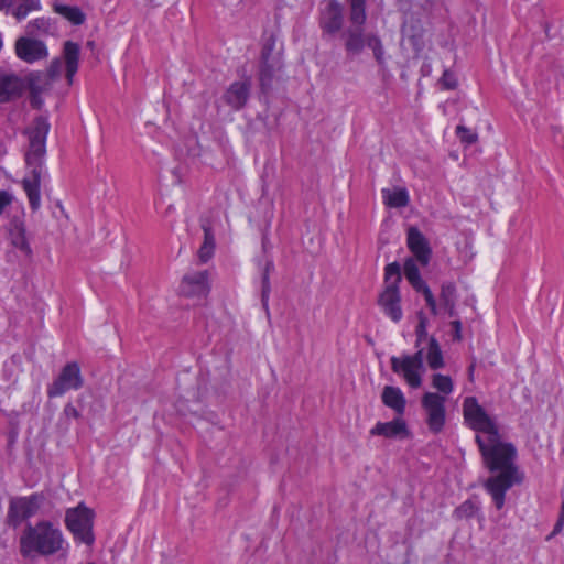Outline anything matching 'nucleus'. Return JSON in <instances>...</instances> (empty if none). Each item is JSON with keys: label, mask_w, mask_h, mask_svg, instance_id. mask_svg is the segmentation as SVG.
<instances>
[{"label": "nucleus", "mask_w": 564, "mask_h": 564, "mask_svg": "<svg viewBox=\"0 0 564 564\" xmlns=\"http://www.w3.org/2000/svg\"><path fill=\"white\" fill-rule=\"evenodd\" d=\"M14 50L18 58L29 64L43 61L48 56L46 44L30 36L19 37L15 41Z\"/></svg>", "instance_id": "nucleus-11"}, {"label": "nucleus", "mask_w": 564, "mask_h": 564, "mask_svg": "<svg viewBox=\"0 0 564 564\" xmlns=\"http://www.w3.org/2000/svg\"><path fill=\"white\" fill-rule=\"evenodd\" d=\"M50 128L48 119L44 116H37L25 130V134L29 139V150L25 154V162L32 170L31 175L23 180L22 185L33 212H36L41 206L40 187L43 161L46 153V138Z\"/></svg>", "instance_id": "nucleus-2"}, {"label": "nucleus", "mask_w": 564, "mask_h": 564, "mask_svg": "<svg viewBox=\"0 0 564 564\" xmlns=\"http://www.w3.org/2000/svg\"><path fill=\"white\" fill-rule=\"evenodd\" d=\"M275 40L270 36L263 44L261 50V63H271L273 58H281L280 54L273 55Z\"/></svg>", "instance_id": "nucleus-37"}, {"label": "nucleus", "mask_w": 564, "mask_h": 564, "mask_svg": "<svg viewBox=\"0 0 564 564\" xmlns=\"http://www.w3.org/2000/svg\"><path fill=\"white\" fill-rule=\"evenodd\" d=\"M489 476L484 480L482 487L490 495L497 510L506 503V494L513 486L521 485L524 473L514 464V460H484Z\"/></svg>", "instance_id": "nucleus-4"}, {"label": "nucleus", "mask_w": 564, "mask_h": 564, "mask_svg": "<svg viewBox=\"0 0 564 564\" xmlns=\"http://www.w3.org/2000/svg\"><path fill=\"white\" fill-rule=\"evenodd\" d=\"M274 270V263L272 260L268 259L264 263V267L262 269L261 273V304L262 308L264 310L265 314L270 315L269 310V297L271 293V284H270V274Z\"/></svg>", "instance_id": "nucleus-25"}, {"label": "nucleus", "mask_w": 564, "mask_h": 564, "mask_svg": "<svg viewBox=\"0 0 564 564\" xmlns=\"http://www.w3.org/2000/svg\"><path fill=\"white\" fill-rule=\"evenodd\" d=\"M446 398L437 392H425L421 399V406L425 413V422L429 430L440 433L446 421Z\"/></svg>", "instance_id": "nucleus-8"}, {"label": "nucleus", "mask_w": 564, "mask_h": 564, "mask_svg": "<svg viewBox=\"0 0 564 564\" xmlns=\"http://www.w3.org/2000/svg\"><path fill=\"white\" fill-rule=\"evenodd\" d=\"M367 46L372 50L373 56L379 65L384 63V48L380 37L377 34H367Z\"/></svg>", "instance_id": "nucleus-33"}, {"label": "nucleus", "mask_w": 564, "mask_h": 564, "mask_svg": "<svg viewBox=\"0 0 564 564\" xmlns=\"http://www.w3.org/2000/svg\"><path fill=\"white\" fill-rule=\"evenodd\" d=\"M432 387L436 389L437 392L443 393V397L445 398L454 390L452 379L448 376H444L442 373H434L432 376Z\"/></svg>", "instance_id": "nucleus-32"}, {"label": "nucleus", "mask_w": 564, "mask_h": 564, "mask_svg": "<svg viewBox=\"0 0 564 564\" xmlns=\"http://www.w3.org/2000/svg\"><path fill=\"white\" fill-rule=\"evenodd\" d=\"M413 258H408L404 262V275L408 281H412L421 276L420 270Z\"/></svg>", "instance_id": "nucleus-39"}, {"label": "nucleus", "mask_w": 564, "mask_h": 564, "mask_svg": "<svg viewBox=\"0 0 564 564\" xmlns=\"http://www.w3.org/2000/svg\"><path fill=\"white\" fill-rule=\"evenodd\" d=\"M207 271H198L183 278L181 291L187 296L206 295L208 293Z\"/></svg>", "instance_id": "nucleus-18"}, {"label": "nucleus", "mask_w": 564, "mask_h": 564, "mask_svg": "<svg viewBox=\"0 0 564 564\" xmlns=\"http://www.w3.org/2000/svg\"><path fill=\"white\" fill-rule=\"evenodd\" d=\"M283 64L281 58H273L271 63H261L259 70V83L263 94H268L273 86V80Z\"/></svg>", "instance_id": "nucleus-21"}, {"label": "nucleus", "mask_w": 564, "mask_h": 564, "mask_svg": "<svg viewBox=\"0 0 564 564\" xmlns=\"http://www.w3.org/2000/svg\"><path fill=\"white\" fill-rule=\"evenodd\" d=\"M558 520L564 522V501L561 505V512H560Z\"/></svg>", "instance_id": "nucleus-48"}, {"label": "nucleus", "mask_w": 564, "mask_h": 564, "mask_svg": "<svg viewBox=\"0 0 564 564\" xmlns=\"http://www.w3.org/2000/svg\"><path fill=\"white\" fill-rule=\"evenodd\" d=\"M426 359L429 367L433 370L441 369L444 367L443 352L441 350L438 341L434 337H431L429 339V350L426 354Z\"/></svg>", "instance_id": "nucleus-30"}, {"label": "nucleus", "mask_w": 564, "mask_h": 564, "mask_svg": "<svg viewBox=\"0 0 564 564\" xmlns=\"http://www.w3.org/2000/svg\"><path fill=\"white\" fill-rule=\"evenodd\" d=\"M8 6L18 19H24L31 11L40 9V0H9Z\"/></svg>", "instance_id": "nucleus-26"}, {"label": "nucleus", "mask_w": 564, "mask_h": 564, "mask_svg": "<svg viewBox=\"0 0 564 564\" xmlns=\"http://www.w3.org/2000/svg\"><path fill=\"white\" fill-rule=\"evenodd\" d=\"M402 280L398 262L389 263L384 269V286L378 296V305L386 316L398 323L403 317L399 284Z\"/></svg>", "instance_id": "nucleus-5"}, {"label": "nucleus", "mask_w": 564, "mask_h": 564, "mask_svg": "<svg viewBox=\"0 0 564 564\" xmlns=\"http://www.w3.org/2000/svg\"><path fill=\"white\" fill-rule=\"evenodd\" d=\"M457 292L453 282H444L441 286L440 300L442 306L456 304Z\"/></svg>", "instance_id": "nucleus-34"}, {"label": "nucleus", "mask_w": 564, "mask_h": 564, "mask_svg": "<svg viewBox=\"0 0 564 564\" xmlns=\"http://www.w3.org/2000/svg\"><path fill=\"white\" fill-rule=\"evenodd\" d=\"M204 230V242L198 250V258L200 262H207L214 254L215 250V237L212 228L207 225H203Z\"/></svg>", "instance_id": "nucleus-27"}, {"label": "nucleus", "mask_w": 564, "mask_h": 564, "mask_svg": "<svg viewBox=\"0 0 564 564\" xmlns=\"http://www.w3.org/2000/svg\"><path fill=\"white\" fill-rule=\"evenodd\" d=\"M62 74V59L55 58L51 62L46 73L32 74L30 88L33 93L40 94L46 89L51 82L59 78Z\"/></svg>", "instance_id": "nucleus-16"}, {"label": "nucleus", "mask_w": 564, "mask_h": 564, "mask_svg": "<svg viewBox=\"0 0 564 564\" xmlns=\"http://www.w3.org/2000/svg\"><path fill=\"white\" fill-rule=\"evenodd\" d=\"M52 31V22L50 19L46 18H39L35 19L28 24V32L30 34H33L35 32L41 33H51Z\"/></svg>", "instance_id": "nucleus-35"}, {"label": "nucleus", "mask_w": 564, "mask_h": 564, "mask_svg": "<svg viewBox=\"0 0 564 564\" xmlns=\"http://www.w3.org/2000/svg\"><path fill=\"white\" fill-rule=\"evenodd\" d=\"M343 20V7L338 1L333 0L323 11L319 24L325 33L333 35L341 30Z\"/></svg>", "instance_id": "nucleus-15"}, {"label": "nucleus", "mask_w": 564, "mask_h": 564, "mask_svg": "<svg viewBox=\"0 0 564 564\" xmlns=\"http://www.w3.org/2000/svg\"><path fill=\"white\" fill-rule=\"evenodd\" d=\"M23 88V82L19 76L0 73V102H7L20 97Z\"/></svg>", "instance_id": "nucleus-19"}, {"label": "nucleus", "mask_w": 564, "mask_h": 564, "mask_svg": "<svg viewBox=\"0 0 564 564\" xmlns=\"http://www.w3.org/2000/svg\"><path fill=\"white\" fill-rule=\"evenodd\" d=\"M94 511L84 503H79L77 507L66 511L65 523L76 542L88 546L94 544Z\"/></svg>", "instance_id": "nucleus-6"}, {"label": "nucleus", "mask_w": 564, "mask_h": 564, "mask_svg": "<svg viewBox=\"0 0 564 564\" xmlns=\"http://www.w3.org/2000/svg\"><path fill=\"white\" fill-rule=\"evenodd\" d=\"M88 564H95V563H88Z\"/></svg>", "instance_id": "nucleus-50"}, {"label": "nucleus", "mask_w": 564, "mask_h": 564, "mask_svg": "<svg viewBox=\"0 0 564 564\" xmlns=\"http://www.w3.org/2000/svg\"><path fill=\"white\" fill-rule=\"evenodd\" d=\"M456 135L467 145L474 144L478 140L477 133L460 124L456 127Z\"/></svg>", "instance_id": "nucleus-38"}, {"label": "nucleus", "mask_w": 564, "mask_h": 564, "mask_svg": "<svg viewBox=\"0 0 564 564\" xmlns=\"http://www.w3.org/2000/svg\"><path fill=\"white\" fill-rule=\"evenodd\" d=\"M351 25L364 26L367 20L366 0H348Z\"/></svg>", "instance_id": "nucleus-28"}, {"label": "nucleus", "mask_w": 564, "mask_h": 564, "mask_svg": "<svg viewBox=\"0 0 564 564\" xmlns=\"http://www.w3.org/2000/svg\"><path fill=\"white\" fill-rule=\"evenodd\" d=\"M371 434L388 438H404L408 436V429L403 420L395 419L386 423L378 422L371 430Z\"/></svg>", "instance_id": "nucleus-20"}, {"label": "nucleus", "mask_w": 564, "mask_h": 564, "mask_svg": "<svg viewBox=\"0 0 564 564\" xmlns=\"http://www.w3.org/2000/svg\"><path fill=\"white\" fill-rule=\"evenodd\" d=\"M345 50L348 55H359L367 46V35L364 26L350 25L343 33Z\"/></svg>", "instance_id": "nucleus-17"}, {"label": "nucleus", "mask_w": 564, "mask_h": 564, "mask_svg": "<svg viewBox=\"0 0 564 564\" xmlns=\"http://www.w3.org/2000/svg\"><path fill=\"white\" fill-rule=\"evenodd\" d=\"M464 419L468 425L479 432L476 442L482 458H514L517 449L512 443L503 442L499 435L496 422L474 397H468L463 403Z\"/></svg>", "instance_id": "nucleus-1"}, {"label": "nucleus", "mask_w": 564, "mask_h": 564, "mask_svg": "<svg viewBox=\"0 0 564 564\" xmlns=\"http://www.w3.org/2000/svg\"><path fill=\"white\" fill-rule=\"evenodd\" d=\"M381 398L383 404L392 409L397 414L401 415L404 413L406 401L400 388L386 386Z\"/></svg>", "instance_id": "nucleus-23"}, {"label": "nucleus", "mask_w": 564, "mask_h": 564, "mask_svg": "<svg viewBox=\"0 0 564 564\" xmlns=\"http://www.w3.org/2000/svg\"><path fill=\"white\" fill-rule=\"evenodd\" d=\"M80 47L77 43L66 41L64 43L63 55L65 59V70L68 84L73 83V77L78 70Z\"/></svg>", "instance_id": "nucleus-22"}, {"label": "nucleus", "mask_w": 564, "mask_h": 564, "mask_svg": "<svg viewBox=\"0 0 564 564\" xmlns=\"http://www.w3.org/2000/svg\"><path fill=\"white\" fill-rule=\"evenodd\" d=\"M391 369L394 373L401 375L411 388H419L422 384L423 349L413 355L390 358Z\"/></svg>", "instance_id": "nucleus-7"}, {"label": "nucleus", "mask_w": 564, "mask_h": 564, "mask_svg": "<svg viewBox=\"0 0 564 564\" xmlns=\"http://www.w3.org/2000/svg\"><path fill=\"white\" fill-rule=\"evenodd\" d=\"M476 507L474 502L467 500L463 502L456 510V514L458 518H471L475 514Z\"/></svg>", "instance_id": "nucleus-40"}, {"label": "nucleus", "mask_w": 564, "mask_h": 564, "mask_svg": "<svg viewBox=\"0 0 564 564\" xmlns=\"http://www.w3.org/2000/svg\"><path fill=\"white\" fill-rule=\"evenodd\" d=\"M474 370H475V364H471V365L468 367V375H469L470 380H473Z\"/></svg>", "instance_id": "nucleus-47"}, {"label": "nucleus", "mask_w": 564, "mask_h": 564, "mask_svg": "<svg viewBox=\"0 0 564 564\" xmlns=\"http://www.w3.org/2000/svg\"><path fill=\"white\" fill-rule=\"evenodd\" d=\"M415 334H416V346L420 345L421 340L423 338L426 337L427 333H426V317L420 313L419 314V324L416 326V329H415Z\"/></svg>", "instance_id": "nucleus-42"}, {"label": "nucleus", "mask_w": 564, "mask_h": 564, "mask_svg": "<svg viewBox=\"0 0 564 564\" xmlns=\"http://www.w3.org/2000/svg\"><path fill=\"white\" fill-rule=\"evenodd\" d=\"M406 246L413 259L421 265L425 267L430 263L432 257V249L426 237L419 230V228L411 226L406 231Z\"/></svg>", "instance_id": "nucleus-12"}, {"label": "nucleus", "mask_w": 564, "mask_h": 564, "mask_svg": "<svg viewBox=\"0 0 564 564\" xmlns=\"http://www.w3.org/2000/svg\"><path fill=\"white\" fill-rule=\"evenodd\" d=\"M443 307L445 308V311L447 312L449 317H457L456 304H452V305L447 304V305H444Z\"/></svg>", "instance_id": "nucleus-45"}, {"label": "nucleus", "mask_w": 564, "mask_h": 564, "mask_svg": "<svg viewBox=\"0 0 564 564\" xmlns=\"http://www.w3.org/2000/svg\"><path fill=\"white\" fill-rule=\"evenodd\" d=\"M563 525H564V522H562V521L557 520V522H556V524L554 525V529H553V531H552V533H551V535H550L549 538H551L552 535H555V534L560 533V532H561V530H562V527H563Z\"/></svg>", "instance_id": "nucleus-46"}, {"label": "nucleus", "mask_w": 564, "mask_h": 564, "mask_svg": "<svg viewBox=\"0 0 564 564\" xmlns=\"http://www.w3.org/2000/svg\"><path fill=\"white\" fill-rule=\"evenodd\" d=\"M19 542L20 553L24 558L58 553L65 555L68 547L61 529L50 521H39L34 525L28 523Z\"/></svg>", "instance_id": "nucleus-3"}, {"label": "nucleus", "mask_w": 564, "mask_h": 564, "mask_svg": "<svg viewBox=\"0 0 564 564\" xmlns=\"http://www.w3.org/2000/svg\"><path fill=\"white\" fill-rule=\"evenodd\" d=\"M381 193L383 203L390 208H402L408 206L410 202L409 193L405 187H397L393 189L383 188Z\"/></svg>", "instance_id": "nucleus-24"}, {"label": "nucleus", "mask_w": 564, "mask_h": 564, "mask_svg": "<svg viewBox=\"0 0 564 564\" xmlns=\"http://www.w3.org/2000/svg\"><path fill=\"white\" fill-rule=\"evenodd\" d=\"M79 417H80L79 411L72 403H67L63 409V412H62V415L59 419V425H63V430L67 431L68 425H69L68 421L70 419H79Z\"/></svg>", "instance_id": "nucleus-36"}, {"label": "nucleus", "mask_w": 564, "mask_h": 564, "mask_svg": "<svg viewBox=\"0 0 564 564\" xmlns=\"http://www.w3.org/2000/svg\"><path fill=\"white\" fill-rule=\"evenodd\" d=\"M80 367L76 361L66 364L58 377L47 388L50 399L63 395L69 390H78L83 387Z\"/></svg>", "instance_id": "nucleus-9"}, {"label": "nucleus", "mask_w": 564, "mask_h": 564, "mask_svg": "<svg viewBox=\"0 0 564 564\" xmlns=\"http://www.w3.org/2000/svg\"><path fill=\"white\" fill-rule=\"evenodd\" d=\"M409 283L411 284V286L419 293H422L424 299H425V302H426V305L430 307L431 310V313L433 315H436L437 314V305H436V300L431 291V289L429 288V285L425 283V281L422 279V276L417 278V279H414L412 281H409Z\"/></svg>", "instance_id": "nucleus-29"}, {"label": "nucleus", "mask_w": 564, "mask_h": 564, "mask_svg": "<svg viewBox=\"0 0 564 564\" xmlns=\"http://www.w3.org/2000/svg\"><path fill=\"white\" fill-rule=\"evenodd\" d=\"M7 238L14 249L19 250L25 258L31 259L33 250L26 236V227L22 219L14 217L7 227Z\"/></svg>", "instance_id": "nucleus-13"}, {"label": "nucleus", "mask_w": 564, "mask_h": 564, "mask_svg": "<svg viewBox=\"0 0 564 564\" xmlns=\"http://www.w3.org/2000/svg\"><path fill=\"white\" fill-rule=\"evenodd\" d=\"M440 83L444 89H455L457 87V80L455 75L445 70L440 79Z\"/></svg>", "instance_id": "nucleus-41"}, {"label": "nucleus", "mask_w": 564, "mask_h": 564, "mask_svg": "<svg viewBox=\"0 0 564 564\" xmlns=\"http://www.w3.org/2000/svg\"><path fill=\"white\" fill-rule=\"evenodd\" d=\"M12 203V196L7 191H0V215Z\"/></svg>", "instance_id": "nucleus-43"}, {"label": "nucleus", "mask_w": 564, "mask_h": 564, "mask_svg": "<svg viewBox=\"0 0 564 564\" xmlns=\"http://www.w3.org/2000/svg\"><path fill=\"white\" fill-rule=\"evenodd\" d=\"M451 326L453 328V339L454 340H460L462 339V322L459 319H454L451 323Z\"/></svg>", "instance_id": "nucleus-44"}, {"label": "nucleus", "mask_w": 564, "mask_h": 564, "mask_svg": "<svg viewBox=\"0 0 564 564\" xmlns=\"http://www.w3.org/2000/svg\"><path fill=\"white\" fill-rule=\"evenodd\" d=\"M9 0H0V8L3 7L4 4H7Z\"/></svg>", "instance_id": "nucleus-49"}, {"label": "nucleus", "mask_w": 564, "mask_h": 564, "mask_svg": "<svg viewBox=\"0 0 564 564\" xmlns=\"http://www.w3.org/2000/svg\"><path fill=\"white\" fill-rule=\"evenodd\" d=\"M42 500L43 497L37 494L12 499L8 510V523L13 528L19 527L22 521L33 517L37 512Z\"/></svg>", "instance_id": "nucleus-10"}, {"label": "nucleus", "mask_w": 564, "mask_h": 564, "mask_svg": "<svg viewBox=\"0 0 564 564\" xmlns=\"http://www.w3.org/2000/svg\"><path fill=\"white\" fill-rule=\"evenodd\" d=\"M250 89L251 82L249 78L234 82L224 93L223 99L231 109L239 111L247 105L250 97Z\"/></svg>", "instance_id": "nucleus-14"}, {"label": "nucleus", "mask_w": 564, "mask_h": 564, "mask_svg": "<svg viewBox=\"0 0 564 564\" xmlns=\"http://www.w3.org/2000/svg\"><path fill=\"white\" fill-rule=\"evenodd\" d=\"M56 11L75 25H80L85 21V14L77 7L58 6Z\"/></svg>", "instance_id": "nucleus-31"}]
</instances>
